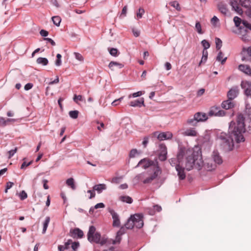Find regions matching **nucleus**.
Returning <instances> with one entry per match:
<instances>
[{
	"label": "nucleus",
	"mask_w": 251,
	"mask_h": 251,
	"mask_svg": "<svg viewBox=\"0 0 251 251\" xmlns=\"http://www.w3.org/2000/svg\"><path fill=\"white\" fill-rule=\"evenodd\" d=\"M212 156L215 163L220 164L223 162L222 158L217 151H214L213 152Z\"/></svg>",
	"instance_id": "20"
},
{
	"label": "nucleus",
	"mask_w": 251,
	"mask_h": 251,
	"mask_svg": "<svg viewBox=\"0 0 251 251\" xmlns=\"http://www.w3.org/2000/svg\"><path fill=\"white\" fill-rule=\"evenodd\" d=\"M226 114L225 111L220 110L218 107L212 106L210 108L208 115L210 117L212 116H224Z\"/></svg>",
	"instance_id": "8"
},
{
	"label": "nucleus",
	"mask_w": 251,
	"mask_h": 251,
	"mask_svg": "<svg viewBox=\"0 0 251 251\" xmlns=\"http://www.w3.org/2000/svg\"><path fill=\"white\" fill-rule=\"evenodd\" d=\"M152 137H156L160 141L169 140L173 137V134L170 132H163L159 133L158 131L154 132L151 134Z\"/></svg>",
	"instance_id": "5"
},
{
	"label": "nucleus",
	"mask_w": 251,
	"mask_h": 251,
	"mask_svg": "<svg viewBox=\"0 0 251 251\" xmlns=\"http://www.w3.org/2000/svg\"><path fill=\"white\" fill-rule=\"evenodd\" d=\"M36 62L38 64L43 65H47L48 64V60L46 58L39 57L37 58Z\"/></svg>",
	"instance_id": "33"
},
{
	"label": "nucleus",
	"mask_w": 251,
	"mask_h": 251,
	"mask_svg": "<svg viewBox=\"0 0 251 251\" xmlns=\"http://www.w3.org/2000/svg\"><path fill=\"white\" fill-rule=\"evenodd\" d=\"M33 87V84L30 83H27L24 87L25 90H29L31 89Z\"/></svg>",
	"instance_id": "62"
},
{
	"label": "nucleus",
	"mask_w": 251,
	"mask_h": 251,
	"mask_svg": "<svg viewBox=\"0 0 251 251\" xmlns=\"http://www.w3.org/2000/svg\"><path fill=\"white\" fill-rule=\"evenodd\" d=\"M242 24L245 27L251 30V24L249 23L247 21H243Z\"/></svg>",
	"instance_id": "61"
},
{
	"label": "nucleus",
	"mask_w": 251,
	"mask_h": 251,
	"mask_svg": "<svg viewBox=\"0 0 251 251\" xmlns=\"http://www.w3.org/2000/svg\"><path fill=\"white\" fill-rule=\"evenodd\" d=\"M72 243V240L70 239L67 241L64 244V247H66V249H68L70 248L71 244Z\"/></svg>",
	"instance_id": "64"
},
{
	"label": "nucleus",
	"mask_w": 251,
	"mask_h": 251,
	"mask_svg": "<svg viewBox=\"0 0 251 251\" xmlns=\"http://www.w3.org/2000/svg\"><path fill=\"white\" fill-rule=\"evenodd\" d=\"M219 22V19L218 18L214 16L211 20V23L212 25H216L217 23H218Z\"/></svg>",
	"instance_id": "55"
},
{
	"label": "nucleus",
	"mask_w": 251,
	"mask_h": 251,
	"mask_svg": "<svg viewBox=\"0 0 251 251\" xmlns=\"http://www.w3.org/2000/svg\"><path fill=\"white\" fill-rule=\"evenodd\" d=\"M40 33L41 35L43 36V37H46L49 34L48 32L47 31L45 30H44V29H42L40 31Z\"/></svg>",
	"instance_id": "63"
},
{
	"label": "nucleus",
	"mask_w": 251,
	"mask_h": 251,
	"mask_svg": "<svg viewBox=\"0 0 251 251\" xmlns=\"http://www.w3.org/2000/svg\"><path fill=\"white\" fill-rule=\"evenodd\" d=\"M17 148H15L14 150L9 151L8 152V158L9 159L11 158L14 155V154L17 152Z\"/></svg>",
	"instance_id": "44"
},
{
	"label": "nucleus",
	"mask_w": 251,
	"mask_h": 251,
	"mask_svg": "<svg viewBox=\"0 0 251 251\" xmlns=\"http://www.w3.org/2000/svg\"><path fill=\"white\" fill-rule=\"evenodd\" d=\"M96 233V228L95 226H90L87 234L88 240H92V237Z\"/></svg>",
	"instance_id": "29"
},
{
	"label": "nucleus",
	"mask_w": 251,
	"mask_h": 251,
	"mask_svg": "<svg viewBox=\"0 0 251 251\" xmlns=\"http://www.w3.org/2000/svg\"><path fill=\"white\" fill-rule=\"evenodd\" d=\"M208 52L206 50H203L202 51V57L201 61L199 63V66L201 65V63L203 62H205L207 59Z\"/></svg>",
	"instance_id": "36"
},
{
	"label": "nucleus",
	"mask_w": 251,
	"mask_h": 251,
	"mask_svg": "<svg viewBox=\"0 0 251 251\" xmlns=\"http://www.w3.org/2000/svg\"><path fill=\"white\" fill-rule=\"evenodd\" d=\"M133 220L135 226L138 228H140L144 225L143 216L142 214H136L133 215Z\"/></svg>",
	"instance_id": "9"
},
{
	"label": "nucleus",
	"mask_w": 251,
	"mask_h": 251,
	"mask_svg": "<svg viewBox=\"0 0 251 251\" xmlns=\"http://www.w3.org/2000/svg\"><path fill=\"white\" fill-rule=\"evenodd\" d=\"M113 219V226L118 227L120 225V221L118 214L114 210H110L109 211Z\"/></svg>",
	"instance_id": "11"
},
{
	"label": "nucleus",
	"mask_w": 251,
	"mask_h": 251,
	"mask_svg": "<svg viewBox=\"0 0 251 251\" xmlns=\"http://www.w3.org/2000/svg\"><path fill=\"white\" fill-rule=\"evenodd\" d=\"M20 199L21 200H24L27 198V195L26 192L25 191H22L19 195Z\"/></svg>",
	"instance_id": "49"
},
{
	"label": "nucleus",
	"mask_w": 251,
	"mask_h": 251,
	"mask_svg": "<svg viewBox=\"0 0 251 251\" xmlns=\"http://www.w3.org/2000/svg\"><path fill=\"white\" fill-rule=\"evenodd\" d=\"M218 8L219 11L223 14L226 15L227 13L228 10L226 5L223 2H220L218 4Z\"/></svg>",
	"instance_id": "23"
},
{
	"label": "nucleus",
	"mask_w": 251,
	"mask_h": 251,
	"mask_svg": "<svg viewBox=\"0 0 251 251\" xmlns=\"http://www.w3.org/2000/svg\"><path fill=\"white\" fill-rule=\"evenodd\" d=\"M66 184L70 187L72 190H75L76 189V186L75 183V180L73 178H69L66 180Z\"/></svg>",
	"instance_id": "27"
},
{
	"label": "nucleus",
	"mask_w": 251,
	"mask_h": 251,
	"mask_svg": "<svg viewBox=\"0 0 251 251\" xmlns=\"http://www.w3.org/2000/svg\"><path fill=\"white\" fill-rule=\"evenodd\" d=\"M144 12V9L143 8H140L138 10V12L137 13V17H138L139 18H141Z\"/></svg>",
	"instance_id": "51"
},
{
	"label": "nucleus",
	"mask_w": 251,
	"mask_h": 251,
	"mask_svg": "<svg viewBox=\"0 0 251 251\" xmlns=\"http://www.w3.org/2000/svg\"><path fill=\"white\" fill-rule=\"evenodd\" d=\"M108 67L111 70H114V67H117L121 69L124 67V65L122 64L117 62L111 61L108 65Z\"/></svg>",
	"instance_id": "26"
},
{
	"label": "nucleus",
	"mask_w": 251,
	"mask_h": 251,
	"mask_svg": "<svg viewBox=\"0 0 251 251\" xmlns=\"http://www.w3.org/2000/svg\"><path fill=\"white\" fill-rule=\"evenodd\" d=\"M104 207H105V205L103 203L100 202V203H97V204H96L94 207L95 209H98V208H104Z\"/></svg>",
	"instance_id": "60"
},
{
	"label": "nucleus",
	"mask_w": 251,
	"mask_h": 251,
	"mask_svg": "<svg viewBox=\"0 0 251 251\" xmlns=\"http://www.w3.org/2000/svg\"><path fill=\"white\" fill-rule=\"evenodd\" d=\"M71 248L72 249L75 251V250L78 248L79 246V243L78 242H73L71 244Z\"/></svg>",
	"instance_id": "57"
},
{
	"label": "nucleus",
	"mask_w": 251,
	"mask_h": 251,
	"mask_svg": "<svg viewBox=\"0 0 251 251\" xmlns=\"http://www.w3.org/2000/svg\"><path fill=\"white\" fill-rule=\"evenodd\" d=\"M241 85L244 89L246 95L251 98V83L248 81H242Z\"/></svg>",
	"instance_id": "10"
},
{
	"label": "nucleus",
	"mask_w": 251,
	"mask_h": 251,
	"mask_svg": "<svg viewBox=\"0 0 251 251\" xmlns=\"http://www.w3.org/2000/svg\"><path fill=\"white\" fill-rule=\"evenodd\" d=\"M195 28H196V29L197 30V32L199 34H202L203 33V32L202 31V30H201V24H200V23L199 22H196V25H195Z\"/></svg>",
	"instance_id": "40"
},
{
	"label": "nucleus",
	"mask_w": 251,
	"mask_h": 251,
	"mask_svg": "<svg viewBox=\"0 0 251 251\" xmlns=\"http://www.w3.org/2000/svg\"><path fill=\"white\" fill-rule=\"evenodd\" d=\"M245 0H233L230 2L232 9L238 14L242 13V10L240 7V5L246 6L245 4Z\"/></svg>",
	"instance_id": "7"
},
{
	"label": "nucleus",
	"mask_w": 251,
	"mask_h": 251,
	"mask_svg": "<svg viewBox=\"0 0 251 251\" xmlns=\"http://www.w3.org/2000/svg\"><path fill=\"white\" fill-rule=\"evenodd\" d=\"M93 189L94 191H97L98 193H100L106 189V185L104 183L97 184L93 186Z\"/></svg>",
	"instance_id": "22"
},
{
	"label": "nucleus",
	"mask_w": 251,
	"mask_h": 251,
	"mask_svg": "<svg viewBox=\"0 0 251 251\" xmlns=\"http://www.w3.org/2000/svg\"><path fill=\"white\" fill-rule=\"evenodd\" d=\"M185 136L195 137L198 135V132L194 128L187 129L183 133Z\"/></svg>",
	"instance_id": "21"
},
{
	"label": "nucleus",
	"mask_w": 251,
	"mask_h": 251,
	"mask_svg": "<svg viewBox=\"0 0 251 251\" xmlns=\"http://www.w3.org/2000/svg\"><path fill=\"white\" fill-rule=\"evenodd\" d=\"M238 94V89L237 87L232 88L227 93V97L229 99L233 100L236 98Z\"/></svg>",
	"instance_id": "15"
},
{
	"label": "nucleus",
	"mask_w": 251,
	"mask_h": 251,
	"mask_svg": "<svg viewBox=\"0 0 251 251\" xmlns=\"http://www.w3.org/2000/svg\"><path fill=\"white\" fill-rule=\"evenodd\" d=\"M129 105L132 107H141L142 105L144 106V99L143 98L139 100L131 101L130 102Z\"/></svg>",
	"instance_id": "17"
},
{
	"label": "nucleus",
	"mask_w": 251,
	"mask_h": 251,
	"mask_svg": "<svg viewBox=\"0 0 251 251\" xmlns=\"http://www.w3.org/2000/svg\"><path fill=\"white\" fill-rule=\"evenodd\" d=\"M201 44H202V46L204 48L203 50H206L207 49H208L210 47V44L206 40H203L201 41Z\"/></svg>",
	"instance_id": "41"
},
{
	"label": "nucleus",
	"mask_w": 251,
	"mask_h": 251,
	"mask_svg": "<svg viewBox=\"0 0 251 251\" xmlns=\"http://www.w3.org/2000/svg\"><path fill=\"white\" fill-rule=\"evenodd\" d=\"M244 116L242 114L237 116L236 121H231L228 128V134L221 132L217 137L220 146L225 150L229 151L234 146V141L237 143L244 142L245 139L243 133L245 128L244 124Z\"/></svg>",
	"instance_id": "1"
},
{
	"label": "nucleus",
	"mask_w": 251,
	"mask_h": 251,
	"mask_svg": "<svg viewBox=\"0 0 251 251\" xmlns=\"http://www.w3.org/2000/svg\"><path fill=\"white\" fill-rule=\"evenodd\" d=\"M78 113L77 110L71 111L69 112V115L73 119H76L78 117Z\"/></svg>",
	"instance_id": "39"
},
{
	"label": "nucleus",
	"mask_w": 251,
	"mask_h": 251,
	"mask_svg": "<svg viewBox=\"0 0 251 251\" xmlns=\"http://www.w3.org/2000/svg\"><path fill=\"white\" fill-rule=\"evenodd\" d=\"M192 152L190 154L185 153L184 156H186L185 164L184 166L188 170H191L194 166L198 170H200L202 166V161L201 158L199 159V156L194 154V152L192 149Z\"/></svg>",
	"instance_id": "2"
},
{
	"label": "nucleus",
	"mask_w": 251,
	"mask_h": 251,
	"mask_svg": "<svg viewBox=\"0 0 251 251\" xmlns=\"http://www.w3.org/2000/svg\"><path fill=\"white\" fill-rule=\"evenodd\" d=\"M158 159L161 161H165L167 158V148L163 143L159 145V149L157 151Z\"/></svg>",
	"instance_id": "6"
},
{
	"label": "nucleus",
	"mask_w": 251,
	"mask_h": 251,
	"mask_svg": "<svg viewBox=\"0 0 251 251\" xmlns=\"http://www.w3.org/2000/svg\"><path fill=\"white\" fill-rule=\"evenodd\" d=\"M70 235L73 238H81L83 236V232L81 230L76 228L70 230Z\"/></svg>",
	"instance_id": "14"
},
{
	"label": "nucleus",
	"mask_w": 251,
	"mask_h": 251,
	"mask_svg": "<svg viewBox=\"0 0 251 251\" xmlns=\"http://www.w3.org/2000/svg\"><path fill=\"white\" fill-rule=\"evenodd\" d=\"M215 42H216V48L217 50H219L222 46V41L220 39H219L218 38H215Z\"/></svg>",
	"instance_id": "38"
},
{
	"label": "nucleus",
	"mask_w": 251,
	"mask_h": 251,
	"mask_svg": "<svg viewBox=\"0 0 251 251\" xmlns=\"http://www.w3.org/2000/svg\"><path fill=\"white\" fill-rule=\"evenodd\" d=\"M226 57L224 58V54L221 51L219 52L218 55L217 56V60L221 61V63L223 64L226 62Z\"/></svg>",
	"instance_id": "32"
},
{
	"label": "nucleus",
	"mask_w": 251,
	"mask_h": 251,
	"mask_svg": "<svg viewBox=\"0 0 251 251\" xmlns=\"http://www.w3.org/2000/svg\"><path fill=\"white\" fill-rule=\"evenodd\" d=\"M159 172L158 168H157L153 171H147L138 174L136 178L137 180L141 181L144 184H149L157 178Z\"/></svg>",
	"instance_id": "3"
},
{
	"label": "nucleus",
	"mask_w": 251,
	"mask_h": 251,
	"mask_svg": "<svg viewBox=\"0 0 251 251\" xmlns=\"http://www.w3.org/2000/svg\"><path fill=\"white\" fill-rule=\"evenodd\" d=\"M108 50L110 54L115 57L118 56L120 54V52H118V50L116 48H109Z\"/></svg>",
	"instance_id": "35"
},
{
	"label": "nucleus",
	"mask_w": 251,
	"mask_h": 251,
	"mask_svg": "<svg viewBox=\"0 0 251 251\" xmlns=\"http://www.w3.org/2000/svg\"><path fill=\"white\" fill-rule=\"evenodd\" d=\"M154 164L153 161L150 160L148 159H143L139 161L137 166H141L144 169H146Z\"/></svg>",
	"instance_id": "13"
},
{
	"label": "nucleus",
	"mask_w": 251,
	"mask_h": 251,
	"mask_svg": "<svg viewBox=\"0 0 251 251\" xmlns=\"http://www.w3.org/2000/svg\"><path fill=\"white\" fill-rule=\"evenodd\" d=\"M7 125L6 119L3 117H0V126H4Z\"/></svg>",
	"instance_id": "56"
},
{
	"label": "nucleus",
	"mask_w": 251,
	"mask_h": 251,
	"mask_svg": "<svg viewBox=\"0 0 251 251\" xmlns=\"http://www.w3.org/2000/svg\"><path fill=\"white\" fill-rule=\"evenodd\" d=\"M123 178L122 176L115 177L112 179L111 182L113 183H119L121 180Z\"/></svg>",
	"instance_id": "47"
},
{
	"label": "nucleus",
	"mask_w": 251,
	"mask_h": 251,
	"mask_svg": "<svg viewBox=\"0 0 251 251\" xmlns=\"http://www.w3.org/2000/svg\"><path fill=\"white\" fill-rule=\"evenodd\" d=\"M52 20L55 25L59 26L61 21V19L59 16H56L52 17Z\"/></svg>",
	"instance_id": "34"
},
{
	"label": "nucleus",
	"mask_w": 251,
	"mask_h": 251,
	"mask_svg": "<svg viewBox=\"0 0 251 251\" xmlns=\"http://www.w3.org/2000/svg\"><path fill=\"white\" fill-rule=\"evenodd\" d=\"M246 112L249 118L251 120V107H250L249 104H247L246 105Z\"/></svg>",
	"instance_id": "50"
},
{
	"label": "nucleus",
	"mask_w": 251,
	"mask_h": 251,
	"mask_svg": "<svg viewBox=\"0 0 251 251\" xmlns=\"http://www.w3.org/2000/svg\"><path fill=\"white\" fill-rule=\"evenodd\" d=\"M87 193H89L90 194V196L89 197V198L90 199H91L94 198L96 196V194H95V191H94V190H88Z\"/></svg>",
	"instance_id": "59"
},
{
	"label": "nucleus",
	"mask_w": 251,
	"mask_h": 251,
	"mask_svg": "<svg viewBox=\"0 0 251 251\" xmlns=\"http://www.w3.org/2000/svg\"><path fill=\"white\" fill-rule=\"evenodd\" d=\"M25 158H24L23 159L24 161L23 162V163H22V165L21 166V169H24L25 167H28V166L31 165L32 164V161H31L29 162H28V163H26V162L25 161Z\"/></svg>",
	"instance_id": "52"
},
{
	"label": "nucleus",
	"mask_w": 251,
	"mask_h": 251,
	"mask_svg": "<svg viewBox=\"0 0 251 251\" xmlns=\"http://www.w3.org/2000/svg\"><path fill=\"white\" fill-rule=\"evenodd\" d=\"M192 152V150L186 147H181L179 149V151L177 155V158H172L170 159L169 161L171 165L173 166H176L177 165L183 163L182 159L184 157V154H190Z\"/></svg>",
	"instance_id": "4"
},
{
	"label": "nucleus",
	"mask_w": 251,
	"mask_h": 251,
	"mask_svg": "<svg viewBox=\"0 0 251 251\" xmlns=\"http://www.w3.org/2000/svg\"><path fill=\"white\" fill-rule=\"evenodd\" d=\"M74 55L75 56V58L80 61H83V57L82 56V55L80 54L79 53H77V52H74Z\"/></svg>",
	"instance_id": "46"
},
{
	"label": "nucleus",
	"mask_w": 251,
	"mask_h": 251,
	"mask_svg": "<svg viewBox=\"0 0 251 251\" xmlns=\"http://www.w3.org/2000/svg\"><path fill=\"white\" fill-rule=\"evenodd\" d=\"M50 222V217H48V216L46 217L45 220L43 223V231H42V233L43 234L45 233V232H46V230L48 228V226Z\"/></svg>",
	"instance_id": "30"
},
{
	"label": "nucleus",
	"mask_w": 251,
	"mask_h": 251,
	"mask_svg": "<svg viewBox=\"0 0 251 251\" xmlns=\"http://www.w3.org/2000/svg\"><path fill=\"white\" fill-rule=\"evenodd\" d=\"M125 226L127 229H132L134 226H135L134 220H133V216H130L126 223L125 224Z\"/></svg>",
	"instance_id": "25"
},
{
	"label": "nucleus",
	"mask_w": 251,
	"mask_h": 251,
	"mask_svg": "<svg viewBox=\"0 0 251 251\" xmlns=\"http://www.w3.org/2000/svg\"><path fill=\"white\" fill-rule=\"evenodd\" d=\"M194 115L198 122L205 121L208 119L206 114L204 113L197 112Z\"/></svg>",
	"instance_id": "19"
},
{
	"label": "nucleus",
	"mask_w": 251,
	"mask_h": 251,
	"mask_svg": "<svg viewBox=\"0 0 251 251\" xmlns=\"http://www.w3.org/2000/svg\"><path fill=\"white\" fill-rule=\"evenodd\" d=\"M243 52L244 54H247L249 56H251V47L248 48L247 49L244 48Z\"/></svg>",
	"instance_id": "48"
},
{
	"label": "nucleus",
	"mask_w": 251,
	"mask_h": 251,
	"mask_svg": "<svg viewBox=\"0 0 251 251\" xmlns=\"http://www.w3.org/2000/svg\"><path fill=\"white\" fill-rule=\"evenodd\" d=\"M74 100L76 103L78 102V100L82 101V96L75 95V96L74 97Z\"/></svg>",
	"instance_id": "53"
},
{
	"label": "nucleus",
	"mask_w": 251,
	"mask_h": 251,
	"mask_svg": "<svg viewBox=\"0 0 251 251\" xmlns=\"http://www.w3.org/2000/svg\"><path fill=\"white\" fill-rule=\"evenodd\" d=\"M238 69L245 74L251 75V68L248 65L241 64L239 66Z\"/></svg>",
	"instance_id": "16"
},
{
	"label": "nucleus",
	"mask_w": 251,
	"mask_h": 251,
	"mask_svg": "<svg viewBox=\"0 0 251 251\" xmlns=\"http://www.w3.org/2000/svg\"><path fill=\"white\" fill-rule=\"evenodd\" d=\"M187 124L191 126H196L199 123L197 120L196 117L194 115V117L189 118L186 121Z\"/></svg>",
	"instance_id": "24"
},
{
	"label": "nucleus",
	"mask_w": 251,
	"mask_h": 251,
	"mask_svg": "<svg viewBox=\"0 0 251 251\" xmlns=\"http://www.w3.org/2000/svg\"><path fill=\"white\" fill-rule=\"evenodd\" d=\"M92 240H88L90 242H94L96 243H99L100 239V235L99 233L96 232L92 237Z\"/></svg>",
	"instance_id": "31"
},
{
	"label": "nucleus",
	"mask_w": 251,
	"mask_h": 251,
	"mask_svg": "<svg viewBox=\"0 0 251 251\" xmlns=\"http://www.w3.org/2000/svg\"><path fill=\"white\" fill-rule=\"evenodd\" d=\"M233 21L236 26L238 27L240 25L241 22V20L240 18L238 17H235L233 19Z\"/></svg>",
	"instance_id": "45"
},
{
	"label": "nucleus",
	"mask_w": 251,
	"mask_h": 251,
	"mask_svg": "<svg viewBox=\"0 0 251 251\" xmlns=\"http://www.w3.org/2000/svg\"><path fill=\"white\" fill-rule=\"evenodd\" d=\"M243 122H244V126H245V132L246 131H247L249 133H251V122H250L249 123V126H248L247 128H246V125L245 124V118H244Z\"/></svg>",
	"instance_id": "54"
},
{
	"label": "nucleus",
	"mask_w": 251,
	"mask_h": 251,
	"mask_svg": "<svg viewBox=\"0 0 251 251\" xmlns=\"http://www.w3.org/2000/svg\"><path fill=\"white\" fill-rule=\"evenodd\" d=\"M137 153V151L136 149H132L130 151L129 153V156L130 157H135V155Z\"/></svg>",
	"instance_id": "58"
},
{
	"label": "nucleus",
	"mask_w": 251,
	"mask_h": 251,
	"mask_svg": "<svg viewBox=\"0 0 251 251\" xmlns=\"http://www.w3.org/2000/svg\"><path fill=\"white\" fill-rule=\"evenodd\" d=\"M124 97H122L120 98L114 100L111 103L112 105L116 106L120 104V102L123 100Z\"/></svg>",
	"instance_id": "42"
},
{
	"label": "nucleus",
	"mask_w": 251,
	"mask_h": 251,
	"mask_svg": "<svg viewBox=\"0 0 251 251\" xmlns=\"http://www.w3.org/2000/svg\"><path fill=\"white\" fill-rule=\"evenodd\" d=\"M143 92L142 91H138L137 92L134 93L132 94H130L128 96V98H131V97L136 98L137 97H139L143 94Z\"/></svg>",
	"instance_id": "43"
},
{
	"label": "nucleus",
	"mask_w": 251,
	"mask_h": 251,
	"mask_svg": "<svg viewBox=\"0 0 251 251\" xmlns=\"http://www.w3.org/2000/svg\"><path fill=\"white\" fill-rule=\"evenodd\" d=\"M185 168V167L184 166L183 163L181 164V165H177L176 168V170L177 172V175L179 176V178L182 180L184 179L186 177V175L184 173Z\"/></svg>",
	"instance_id": "12"
},
{
	"label": "nucleus",
	"mask_w": 251,
	"mask_h": 251,
	"mask_svg": "<svg viewBox=\"0 0 251 251\" xmlns=\"http://www.w3.org/2000/svg\"><path fill=\"white\" fill-rule=\"evenodd\" d=\"M231 99L224 101L222 103V107L226 109H229L234 107V103Z\"/></svg>",
	"instance_id": "18"
},
{
	"label": "nucleus",
	"mask_w": 251,
	"mask_h": 251,
	"mask_svg": "<svg viewBox=\"0 0 251 251\" xmlns=\"http://www.w3.org/2000/svg\"><path fill=\"white\" fill-rule=\"evenodd\" d=\"M169 4L174 8H175L177 11H180L181 8L179 4L177 1H173L169 3Z\"/></svg>",
	"instance_id": "37"
},
{
	"label": "nucleus",
	"mask_w": 251,
	"mask_h": 251,
	"mask_svg": "<svg viewBox=\"0 0 251 251\" xmlns=\"http://www.w3.org/2000/svg\"><path fill=\"white\" fill-rule=\"evenodd\" d=\"M119 200L124 202L131 203L133 202L132 199L128 196H122L119 197Z\"/></svg>",
	"instance_id": "28"
}]
</instances>
